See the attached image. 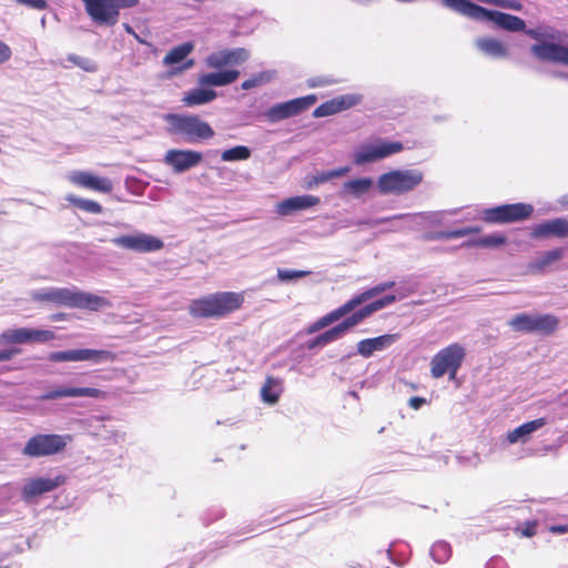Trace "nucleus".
<instances>
[{"label": "nucleus", "instance_id": "423d86ee", "mask_svg": "<svg viewBox=\"0 0 568 568\" xmlns=\"http://www.w3.org/2000/svg\"><path fill=\"white\" fill-rule=\"evenodd\" d=\"M395 286V282L388 281L381 283L369 290H366L365 292L352 297L349 301L341 305L339 307L335 308L334 311L327 313L326 315L322 316L314 323H312L307 327V334H315L334 323H337L342 318H344L346 315L351 314L356 307L362 305L364 302L377 296L378 294L392 288Z\"/></svg>", "mask_w": 568, "mask_h": 568}, {"label": "nucleus", "instance_id": "3c124183", "mask_svg": "<svg viewBox=\"0 0 568 568\" xmlns=\"http://www.w3.org/2000/svg\"><path fill=\"white\" fill-rule=\"evenodd\" d=\"M336 81L329 79V78H326V77H315V78H312V79H308L307 80V85L310 88H316V87H325V85H331L333 83H335Z\"/></svg>", "mask_w": 568, "mask_h": 568}, {"label": "nucleus", "instance_id": "f3484780", "mask_svg": "<svg viewBox=\"0 0 568 568\" xmlns=\"http://www.w3.org/2000/svg\"><path fill=\"white\" fill-rule=\"evenodd\" d=\"M203 155L193 150H169L164 156L165 164L173 168L174 172H185L201 163Z\"/></svg>", "mask_w": 568, "mask_h": 568}, {"label": "nucleus", "instance_id": "473e14b6", "mask_svg": "<svg viewBox=\"0 0 568 568\" xmlns=\"http://www.w3.org/2000/svg\"><path fill=\"white\" fill-rule=\"evenodd\" d=\"M193 48L192 43L185 42L171 49L164 57L163 64L173 65L182 62L193 51Z\"/></svg>", "mask_w": 568, "mask_h": 568}, {"label": "nucleus", "instance_id": "4be33fe9", "mask_svg": "<svg viewBox=\"0 0 568 568\" xmlns=\"http://www.w3.org/2000/svg\"><path fill=\"white\" fill-rule=\"evenodd\" d=\"M462 359L463 357H433L430 363L432 376L440 378L447 374L450 381H455Z\"/></svg>", "mask_w": 568, "mask_h": 568}, {"label": "nucleus", "instance_id": "c756f323", "mask_svg": "<svg viewBox=\"0 0 568 568\" xmlns=\"http://www.w3.org/2000/svg\"><path fill=\"white\" fill-rule=\"evenodd\" d=\"M374 185L371 178H361L347 181L343 184V194H348L354 197H361L366 194Z\"/></svg>", "mask_w": 568, "mask_h": 568}, {"label": "nucleus", "instance_id": "58836bf2", "mask_svg": "<svg viewBox=\"0 0 568 568\" xmlns=\"http://www.w3.org/2000/svg\"><path fill=\"white\" fill-rule=\"evenodd\" d=\"M67 200L82 211L93 214H100L102 212V206L93 200L81 199L75 195H68Z\"/></svg>", "mask_w": 568, "mask_h": 568}, {"label": "nucleus", "instance_id": "de8ad7c7", "mask_svg": "<svg viewBox=\"0 0 568 568\" xmlns=\"http://www.w3.org/2000/svg\"><path fill=\"white\" fill-rule=\"evenodd\" d=\"M69 60L71 62H73L74 64L81 67L85 71H91L92 72V71L97 70L95 64L91 60H89V59H83V58H80L78 55L72 54V55L69 57Z\"/></svg>", "mask_w": 568, "mask_h": 568}, {"label": "nucleus", "instance_id": "6e6552de", "mask_svg": "<svg viewBox=\"0 0 568 568\" xmlns=\"http://www.w3.org/2000/svg\"><path fill=\"white\" fill-rule=\"evenodd\" d=\"M559 321L551 314L520 313L508 321L509 327L517 333L549 335L558 327Z\"/></svg>", "mask_w": 568, "mask_h": 568}, {"label": "nucleus", "instance_id": "9b49d317", "mask_svg": "<svg viewBox=\"0 0 568 568\" xmlns=\"http://www.w3.org/2000/svg\"><path fill=\"white\" fill-rule=\"evenodd\" d=\"M67 442L61 435L38 434L26 443L22 454L31 458L51 456L62 452Z\"/></svg>", "mask_w": 568, "mask_h": 568}, {"label": "nucleus", "instance_id": "412c9836", "mask_svg": "<svg viewBox=\"0 0 568 568\" xmlns=\"http://www.w3.org/2000/svg\"><path fill=\"white\" fill-rule=\"evenodd\" d=\"M531 236L535 239L549 236L566 237L568 236V221L558 217L540 223L532 229Z\"/></svg>", "mask_w": 568, "mask_h": 568}, {"label": "nucleus", "instance_id": "4d7b16f0", "mask_svg": "<svg viewBox=\"0 0 568 568\" xmlns=\"http://www.w3.org/2000/svg\"><path fill=\"white\" fill-rule=\"evenodd\" d=\"M55 361H73V359H87L88 357H52Z\"/></svg>", "mask_w": 568, "mask_h": 568}, {"label": "nucleus", "instance_id": "ea45409f", "mask_svg": "<svg viewBox=\"0 0 568 568\" xmlns=\"http://www.w3.org/2000/svg\"><path fill=\"white\" fill-rule=\"evenodd\" d=\"M274 75H275L274 71L260 72V73L253 75L252 78L245 80L242 83L241 88L243 90H251L253 88L261 87L263 84L271 82L274 79Z\"/></svg>", "mask_w": 568, "mask_h": 568}, {"label": "nucleus", "instance_id": "f257e3e1", "mask_svg": "<svg viewBox=\"0 0 568 568\" xmlns=\"http://www.w3.org/2000/svg\"><path fill=\"white\" fill-rule=\"evenodd\" d=\"M443 6L465 17L478 20L490 21L499 29L509 32H525L536 40L530 52L538 60L568 65V34L546 24L534 29H526V22L516 16L485 9L467 0H442Z\"/></svg>", "mask_w": 568, "mask_h": 568}, {"label": "nucleus", "instance_id": "2eb2a0df", "mask_svg": "<svg viewBox=\"0 0 568 568\" xmlns=\"http://www.w3.org/2000/svg\"><path fill=\"white\" fill-rule=\"evenodd\" d=\"M404 149L400 142H379L361 146L354 154V162L357 165L376 162L388 158Z\"/></svg>", "mask_w": 568, "mask_h": 568}, {"label": "nucleus", "instance_id": "a211bd4d", "mask_svg": "<svg viewBox=\"0 0 568 568\" xmlns=\"http://www.w3.org/2000/svg\"><path fill=\"white\" fill-rule=\"evenodd\" d=\"M361 101V97L354 95V94H346L341 95L338 98L332 99L329 101H326L318 105L313 111L314 118H323L333 115L335 113H338L341 111L347 110L356 104H358Z\"/></svg>", "mask_w": 568, "mask_h": 568}, {"label": "nucleus", "instance_id": "f8f14e48", "mask_svg": "<svg viewBox=\"0 0 568 568\" xmlns=\"http://www.w3.org/2000/svg\"><path fill=\"white\" fill-rule=\"evenodd\" d=\"M53 337L54 333L50 329L29 327L9 328L0 334V345L41 344L53 339Z\"/></svg>", "mask_w": 568, "mask_h": 568}, {"label": "nucleus", "instance_id": "1a4fd4ad", "mask_svg": "<svg viewBox=\"0 0 568 568\" xmlns=\"http://www.w3.org/2000/svg\"><path fill=\"white\" fill-rule=\"evenodd\" d=\"M422 181L423 173L418 170H395L382 174L377 187L382 194H403L414 190Z\"/></svg>", "mask_w": 568, "mask_h": 568}, {"label": "nucleus", "instance_id": "bb28decb", "mask_svg": "<svg viewBox=\"0 0 568 568\" xmlns=\"http://www.w3.org/2000/svg\"><path fill=\"white\" fill-rule=\"evenodd\" d=\"M217 97V93L212 89L205 87L194 88L184 93L182 102L186 106L203 105L212 102Z\"/></svg>", "mask_w": 568, "mask_h": 568}, {"label": "nucleus", "instance_id": "bf43d9fd", "mask_svg": "<svg viewBox=\"0 0 568 568\" xmlns=\"http://www.w3.org/2000/svg\"><path fill=\"white\" fill-rule=\"evenodd\" d=\"M124 28H125L126 32L134 34L133 29L129 24H124Z\"/></svg>", "mask_w": 568, "mask_h": 568}, {"label": "nucleus", "instance_id": "c03bdc74", "mask_svg": "<svg viewBox=\"0 0 568 568\" xmlns=\"http://www.w3.org/2000/svg\"><path fill=\"white\" fill-rule=\"evenodd\" d=\"M51 355H112L109 351L104 349H73V351H62L55 352Z\"/></svg>", "mask_w": 568, "mask_h": 568}, {"label": "nucleus", "instance_id": "b1692460", "mask_svg": "<svg viewBox=\"0 0 568 568\" xmlns=\"http://www.w3.org/2000/svg\"><path fill=\"white\" fill-rule=\"evenodd\" d=\"M399 334H386L374 338H366L357 344L361 355H371L374 352H384L399 339Z\"/></svg>", "mask_w": 568, "mask_h": 568}, {"label": "nucleus", "instance_id": "e2e57ef3", "mask_svg": "<svg viewBox=\"0 0 568 568\" xmlns=\"http://www.w3.org/2000/svg\"><path fill=\"white\" fill-rule=\"evenodd\" d=\"M2 355H7V354L6 353H0V356H2Z\"/></svg>", "mask_w": 568, "mask_h": 568}, {"label": "nucleus", "instance_id": "cd10ccee", "mask_svg": "<svg viewBox=\"0 0 568 568\" xmlns=\"http://www.w3.org/2000/svg\"><path fill=\"white\" fill-rule=\"evenodd\" d=\"M283 392V381L277 377L267 376L261 388L262 400L266 404H276Z\"/></svg>", "mask_w": 568, "mask_h": 568}, {"label": "nucleus", "instance_id": "7c9ffc66", "mask_svg": "<svg viewBox=\"0 0 568 568\" xmlns=\"http://www.w3.org/2000/svg\"><path fill=\"white\" fill-rule=\"evenodd\" d=\"M476 45L484 53L495 57V58H504L507 55V49L505 45L497 39L493 38H481L476 40Z\"/></svg>", "mask_w": 568, "mask_h": 568}, {"label": "nucleus", "instance_id": "5701e85b", "mask_svg": "<svg viewBox=\"0 0 568 568\" xmlns=\"http://www.w3.org/2000/svg\"><path fill=\"white\" fill-rule=\"evenodd\" d=\"M100 394H101V390L98 388L60 386L54 389L48 390L40 397V399L51 400V399H58V398H63V397H83V396L99 397Z\"/></svg>", "mask_w": 568, "mask_h": 568}, {"label": "nucleus", "instance_id": "0e129e2a", "mask_svg": "<svg viewBox=\"0 0 568 568\" xmlns=\"http://www.w3.org/2000/svg\"><path fill=\"white\" fill-rule=\"evenodd\" d=\"M567 203H568V201H567Z\"/></svg>", "mask_w": 568, "mask_h": 568}, {"label": "nucleus", "instance_id": "49530a36", "mask_svg": "<svg viewBox=\"0 0 568 568\" xmlns=\"http://www.w3.org/2000/svg\"><path fill=\"white\" fill-rule=\"evenodd\" d=\"M516 532L521 537H534L537 534V521H526L524 528H516Z\"/></svg>", "mask_w": 568, "mask_h": 568}, {"label": "nucleus", "instance_id": "ddd939ff", "mask_svg": "<svg viewBox=\"0 0 568 568\" xmlns=\"http://www.w3.org/2000/svg\"><path fill=\"white\" fill-rule=\"evenodd\" d=\"M112 243L118 247L138 253L156 252L164 246L161 239L141 232L114 237Z\"/></svg>", "mask_w": 568, "mask_h": 568}, {"label": "nucleus", "instance_id": "a878e982", "mask_svg": "<svg viewBox=\"0 0 568 568\" xmlns=\"http://www.w3.org/2000/svg\"><path fill=\"white\" fill-rule=\"evenodd\" d=\"M545 418H537L530 422H527L518 427H516L514 430L509 432L507 435V440L510 444H515L519 440L523 443L527 442L529 436L538 430L539 428L544 427L546 425Z\"/></svg>", "mask_w": 568, "mask_h": 568}, {"label": "nucleus", "instance_id": "864d4df0", "mask_svg": "<svg viewBox=\"0 0 568 568\" xmlns=\"http://www.w3.org/2000/svg\"><path fill=\"white\" fill-rule=\"evenodd\" d=\"M11 55H12L11 48L3 41H0V64H3L7 61H9Z\"/></svg>", "mask_w": 568, "mask_h": 568}, {"label": "nucleus", "instance_id": "4c0bfd02", "mask_svg": "<svg viewBox=\"0 0 568 568\" xmlns=\"http://www.w3.org/2000/svg\"><path fill=\"white\" fill-rule=\"evenodd\" d=\"M251 150L245 145H237L222 152L221 159L225 162L245 161L251 158Z\"/></svg>", "mask_w": 568, "mask_h": 568}, {"label": "nucleus", "instance_id": "603ef678", "mask_svg": "<svg viewBox=\"0 0 568 568\" xmlns=\"http://www.w3.org/2000/svg\"><path fill=\"white\" fill-rule=\"evenodd\" d=\"M19 4L30 7L32 9L42 10L47 8V0H16Z\"/></svg>", "mask_w": 568, "mask_h": 568}, {"label": "nucleus", "instance_id": "f03ea898", "mask_svg": "<svg viewBox=\"0 0 568 568\" xmlns=\"http://www.w3.org/2000/svg\"><path fill=\"white\" fill-rule=\"evenodd\" d=\"M395 301V295H386L376 300L361 310L353 312L351 315H346L342 322L316 336H314V334H307L306 329L305 333L300 336L301 346L306 351L320 352L324 346L342 338L349 329L358 325L374 312L393 304Z\"/></svg>", "mask_w": 568, "mask_h": 568}, {"label": "nucleus", "instance_id": "c9c22d12", "mask_svg": "<svg viewBox=\"0 0 568 568\" xmlns=\"http://www.w3.org/2000/svg\"><path fill=\"white\" fill-rule=\"evenodd\" d=\"M349 172L348 166L339 168L336 170L320 172L311 178V180L307 182L308 187H313L318 184H323L325 182H328L333 179L341 178L346 175Z\"/></svg>", "mask_w": 568, "mask_h": 568}, {"label": "nucleus", "instance_id": "c85d7f7f", "mask_svg": "<svg viewBox=\"0 0 568 568\" xmlns=\"http://www.w3.org/2000/svg\"><path fill=\"white\" fill-rule=\"evenodd\" d=\"M564 256L562 248H555L545 252L540 257L535 258L528 264V270L531 273H542L547 266L557 262Z\"/></svg>", "mask_w": 568, "mask_h": 568}, {"label": "nucleus", "instance_id": "dca6fc26", "mask_svg": "<svg viewBox=\"0 0 568 568\" xmlns=\"http://www.w3.org/2000/svg\"><path fill=\"white\" fill-rule=\"evenodd\" d=\"M65 481L67 478L63 475H58L54 478H31L23 485L21 489V497L24 501H31L32 499L64 485Z\"/></svg>", "mask_w": 568, "mask_h": 568}, {"label": "nucleus", "instance_id": "a19ab883", "mask_svg": "<svg viewBox=\"0 0 568 568\" xmlns=\"http://www.w3.org/2000/svg\"><path fill=\"white\" fill-rule=\"evenodd\" d=\"M505 205L487 209L484 211V220L488 223H508Z\"/></svg>", "mask_w": 568, "mask_h": 568}, {"label": "nucleus", "instance_id": "20e7f679", "mask_svg": "<svg viewBox=\"0 0 568 568\" xmlns=\"http://www.w3.org/2000/svg\"><path fill=\"white\" fill-rule=\"evenodd\" d=\"M30 297L33 302L38 303L85 308L93 312L111 307V302L108 298L81 292L75 287H45L30 292Z\"/></svg>", "mask_w": 568, "mask_h": 568}, {"label": "nucleus", "instance_id": "a18cd8bd", "mask_svg": "<svg viewBox=\"0 0 568 568\" xmlns=\"http://www.w3.org/2000/svg\"><path fill=\"white\" fill-rule=\"evenodd\" d=\"M488 4L501 7L514 11H520L523 4L518 0H488Z\"/></svg>", "mask_w": 568, "mask_h": 568}, {"label": "nucleus", "instance_id": "680f3d73", "mask_svg": "<svg viewBox=\"0 0 568 568\" xmlns=\"http://www.w3.org/2000/svg\"><path fill=\"white\" fill-rule=\"evenodd\" d=\"M9 357H0V359H8Z\"/></svg>", "mask_w": 568, "mask_h": 568}, {"label": "nucleus", "instance_id": "e433bc0d", "mask_svg": "<svg viewBox=\"0 0 568 568\" xmlns=\"http://www.w3.org/2000/svg\"><path fill=\"white\" fill-rule=\"evenodd\" d=\"M207 68L222 70L223 68L231 67L227 49L220 50L209 54L205 58Z\"/></svg>", "mask_w": 568, "mask_h": 568}, {"label": "nucleus", "instance_id": "2f4dec72", "mask_svg": "<svg viewBox=\"0 0 568 568\" xmlns=\"http://www.w3.org/2000/svg\"><path fill=\"white\" fill-rule=\"evenodd\" d=\"M534 212V207L530 204L515 203L505 204V212L507 215V222H518L528 219Z\"/></svg>", "mask_w": 568, "mask_h": 568}, {"label": "nucleus", "instance_id": "7ed1b4c3", "mask_svg": "<svg viewBox=\"0 0 568 568\" xmlns=\"http://www.w3.org/2000/svg\"><path fill=\"white\" fill-rule=\"evenodd\" d=\"M395 301V295H386L376 300L361 310L353 312L351 315H346L342 322L316 336H314V334H307L306 329L305 333L300 336L301 346L306 351L320 352L324 346L342 338L349 329L358 325L374 312L393 304Z\"/></svg>", "mask_w": 568, "mask_h": 568}, {"label": "nucleus", "instance_id": "052dcab7", "mask_svg": "<svg viewBox=\"0 0 568 568\" xmlns=\"http://www.w3.org/2000/svg\"><path fill=\"white\" fill-rule=\"evenodd\" d=\"M439 548H443V549H444V548H445V545H444V544H438V545L434 546V548H433V549H434V551H436V550H437V549H439Z\"/></svg>", "mask_w": 568, "mask_h": 568}, {"label": "nucleus", "instance_id": "6e6d98bb", "mask_svg": "<svg viewBox=\"0 0 568 568\" xmlns=\"http://www.w3.org/2000/svg\"><path fill=\"white\" fill-rule=\"evenodd\" d=\"M549 531L552 534H566L568 532V525H552L549 527Z\"/></svg>", "mask_w": 568, "mask_h": 568}, {"label": "nucleus", "instance_id": "0eeeda50", "mask_svg": "<svg viewBox=\"0 0 568 568\" xmlns=\"http://www.w3.org/2000/svg\"><path fill=\"white\" fill-rule=\"evenodd\" d=\"M165 120L169 133L180 135L189 143L209 140L215 134L211 125L197 115L168 114Z\"/></svg>", "mask_w": 568, "mask_h": 568}, {"label": "nucleus", "instance_id": "393cba45", "mask_svg": "<svg viewBox=\"0 0 568 568\" xmlns=\"http://www.w3.org/2000/svg\"><path fill=\"white\" fill-rule=\"evenodd\" d=\"M239 77L240 71L237 70H217L216 72L200 75L197 83L201 87H224L236 81Z\"/></svg>", "mask_w": 568, "mask_h": 568}, {"label": "nucleus", "instance_id": "79ce46f5", "mask_svg": "<svg viewBox=\"0 0 568 568\" xmlns=\"http://www.w3.org/2000/svg\"><path fill=\"white\" fill-rule=\"evenodd\" d=\"M231 67L239 65L250 58V52L244 48L227 49Z\"/></svg>", "mask_w": 568, "mask_h": 568}, {"label": "nucleus", "instance_id": "f704fd0d", "mask_svg": "<svg viewBox=\"0 0 568 568\" xmlns=\"http://www.w3.org/2000/svg\"><path fill=\"white\" fill-rule=\"evenodd\" d=\"M480 229L478 226H466L453 231H442L434 234L427 235L428 240H450V239H459L466 235L478 233Z\"/></svg>", "mask_w": 568, "mask_h": 568}, {"label": "nucleus", "instance_id": "5fc2aeb1", "mask_svg": "<svg viewBox=\"0 0 568 568\" xmlns=\"http://www.w3.org/2000/svg\"><path fill=\"white\" fill-rule=\"evenodd\" d=\"M426 403H427L426 398L418 397V396L410 397L409 400H408L409 407L415 409V410L419 409Z\"/></svg>", "mask_w": 568, "mask_h": 568}, {"label": "nucleus", "instance_id": "37998d69", "mask_svg": "<svg viewBox=\"0 0 568 568\" xmlns=\"http://www.w3.org/2000/svg\"><path fill=\"white\" fill-rule=\"evenodd\" d=\"M311 274L310 271H293V270H277V277L282 282H287L296 278H302Z\"/></svg>", "mask_w": 568, "mask_h": 568}, {"label": "nucleus", "instance_id": "13d9d810", "mask_svg": "<svg viewBox=\"0 0 568 568\" xmlns=\"http://www.w3.org/2000/svg\"><path fill=\"white\" fill-rule=\"evenodd\" d=\"M193 64H194V61H193V60H189V61H186V62L183 64V67H182V68H180L179 70H180V71L187 70V69L192 68V67H193Z\"/></svg>", "mask_w": 568, "mask_h": 568}, {"label": "nucleus", "instance_id": "6ab92c4d", "mask_svg": "<svg viewBox=\"0 0 568 568\" xmlns=\"http://www.w3.org/2000/svg\"><path fill=\"white\" fill-rule=\"evenodd\" d=\"M70 181L77 185L103 193H109L113 189V185L109 179L99 178L84 171L73 172L70 175Z\"/></svg>", "mask_w": 568, "mask_h": 568}, {"label": "nucleus", "instance_id": "9d476101", "mask_svg": "<svg viewBox=\"0 0 568 568\" xmlns=\"http://www.w3.org/2000/svg\"><path fill=\"white\" fill-rule=\"evenodd\" d=\"M87 12L101 26H114L119 19V10L135 7L139 0H82Z\"/></svg>", "mask_w": 568, "mask_h": 568}, {"label": "nucleus", "instance_id": "4468645a", "mask_svg": "<svg viewBox=\"0 0 568 568\" xmlns=\"http://www.w3.org/2000/svg\"><path fill=\"white\" fill-rule=\"evenodd\" d=\"M316 101L317 98L315 94L293 99L271 106L266 111L265 115L273 123L280 122L291 116L301 114L302 112L314 105Z\"/></svg>", "mask_w": 568, "mask_h": 568}, {"label": "nucleus", "instance_id": "8fccbe9b", "mask_svg": "<svg viewBox=\"0 0 568 568\" xmlns=\"http://www.w3.org/2000/svg\"><path fill=\"white\" fill-rule=\"evenodd\" d=\"M405 216H407V214H398V215H395V216H392V217H382V219H377V220L359 221L356 224L357 225L376 226L378 224L390 222V221L397 220V219H403Z\"/></svg>", "mask_w": 568, "mask_h": 568}, {"label": "nucleus", "instance_id": "09e8293b", "mask_svg": "<svg viewBox=\"0 0 568 568\" xmlns=\"http://www.w3.org/2000/svg\"><path fill=\"white\" fill-rule=\"evenodd\" d=\"M466 349L458 343L450 344L449 346L439 351L436 355H465Z\"/></svg>", "mask_w": 568, "mask_h": 568}, {"label": "nucleus", "instance_id": "72a5a7b5", "mask_svg": "<svg viewBox=\"0 0 568 568\" xmlns=\"http://www.w3.org/2000/svg\"><path fill=\"white\" fill-rule=\"evenodd\" d=\"M506 237L500 233H494L481 236L477 240H471L464 244V246L474 247H498L506 243Z\"/></svg>", "mask_w": 568, "mask_h": 568}, {"label": "nucleus", "instance_id": "aec40b11", "mask_svg": "<svg viewBox=\"0 0 568 568\" xmlns=\"http://www.w3.org/2000/svg\"><path fill=\"white\" fill-rule=\"evenodd\" d=\"M320 197L314 195H298L288 197L276 205V212L286 216L301 210H305L320 204Z\"/></svg>", "mask_w": 568, "mask_h": 568}, {"label": "nucleus", "instance_id": "39448f33", "mask_svg": "<svg viewBox=\"0 0 568 568\" xmlns=\"http://www.w3.org/2000/svg\"><path fill=\"white\" fill-rule=\"evenodd\" d=\"M244 298L235 292H220L194 300L189 306L194 317H221L241 307Z\"/></svg>", "mask_w": 568, "mask_h": 568}]
</instances>
